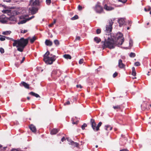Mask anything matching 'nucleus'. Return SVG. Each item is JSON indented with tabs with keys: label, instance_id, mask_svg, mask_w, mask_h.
I'll use <instances>...</instances> for the list:
<instances>
[{
	"label": "nucleus",
	"instance_id": "obj_2",
	"mask_svg": "<svg viewBox=\"0 0 151 151\" xmlns=\"http://www.w3.org/2000/svg\"><path fill=\"white\" fill-rule=\"evenodd\" d=\"M6 38L8 40H10L14 42L13 43V46L14 47L16 46L17 47L18 51L22 52L25 47L27 46L28 43V39H25L23 37L21 38L20 39L14 40L12 38L6 37Z\"/></svg>",
	"mask_w": 151,
	"mask_h": 151
},
{
	"label": "nucleus",
	"instance_id": "obj_4",
	"mask_svg": "<svg viewBox=\"0 0 151 151\" xmlns=\"http://www.w3.org/2000/svg\"><path fill=\"white\" fill-rule=\"evenodd\" d=\"M114 22L112 19H110L109 20L108 24L106 26L105 32L106 35H109L111 34L112 29V26Z\"/></svg>",
	"mask_w": 151,
	"mask_h": 151
},
{
	"label": "nucleus",
	"instance_id": "obj_32",
	"mask_svg": "<svg viewBox=\"0 0 151 151\" xmlns=\"http://www.w3.org/2000/svg\"><path fill=\"white\" fill-rule=\"evenodd\" d=\"M54 43L56 46H58L60 44L59 42L57 40H55L54 41Z\"/></svg>",
	"mask_w": 151,
	"mask_h": 151
},
{
	"label": "nucleus",
	"instance_id": "obj_6",
	"mask_svg": "<svg viewBox=\"0 0 151 151\" xmlns=\"http://www.w3.org/2000/svg\"><path fill=\"white\" fill-rule=\"evenodd\" d=\"M8 20V18L5 17L4 15H2L0 16V22L1 23H6Z\"/></svg>",
	"mask_w": 151,
	"mask_h": 151
},
{
	"label": "nucleus",
	"instance_id": "obj_27",
	"mask_svg": "<svg viewBox=\"0 0 151 151\" xmlns=\"http://www.w3.org/2000/svg\"><path fill=\"white\" fill-rule=\"evenodd\" d=\"M11 33V32L10 31H7L4 32H3L2 34L3 35H9Z\"/></svg>",
	"mask_w": 151,
	"mask_h": 151
},
{
	"label": "nucleus",
	"instance_id": "obj_49",
	"mask_svg": "<svg viewBox=\"0 0 151 151\" xmlns=\"http://www.w3.org/2000/svg\"><path fill=\"white\" fill-rule=\"evenodd\" d=\"M127 0H119V1L123 3H125L127 1Z\"/></svg>",
	"mask_w": 151,
	"mask_h": 151
},
{
	"label": "nucleus",
	"instance_id": "obj_34",
	"mask_svg": "<svg viewBox=\"0 0 151 151\" xmlns=\"http://www.w3.org/2000/svg\"><path fill=\"white\" fill-rule=\"evenodd\" d=\"M129 56L131 57H134L135 56V54L133 52H131L129 54Z\"/></svg>",
	"mask_w": 151,
	"mask_h": 151
},
{
	"label": "nucleus",
	"instance_id": "obj_8",
	"mask_svg": "<svg viewBox=\"0 0 151 151\" xmlns=\"http://www.w3.org/2000/svg\"><path fill=\"white\" fill-rule=\"evenodd\" d=\"M91 123L92 128L94 130L96 131V124L94 120L93 119H91Z\"/></svg>",
	"mask_w": 151,
	"mask_h": 151
},
{
	"label": "nucleus",
	"instance_id": "obj_37",
	"mask_svg": "<svg viewBox=\"0 0 151 151\" xmlns=\"http://www.w3.org/2000/svg\"><path fill=\"white\" fill-rule=\"evenodd\" d=\"M86 126H87V124L85 123H84L81 126V128L83 130H84L85 129V127H86Z\"/></svg>",
	"mask_w": 151,
	"mask_h": 151
},
{
	"label": "nucleus",
	"instance_id": "obj_44",
	"mask_svg": "<svg viewBox=\"0 0 151 151\" xmlns=\"http://www.w3.org/2000/svg\"><path fill=\"white\" fill-rule=\"evenodd\" d=\"M134 65L136 66H139L140 65V64L139 62H136L135 63Z\"/></svg>",
	"mask_w": 151,
	"mask_h": 151
},
{
	"label": "nucleus",
	"instance_id": "obj_3",
	"mask_svg": "<svg viewBox=\"0 0 151 151\" xmlns=\"http://www.w3.org/2000/svg\"><path fill=\"white\" fill-rule=\"evenodd\" d=\"M49 55L52 56V54H50V52L47 51L43 55V60L46 64H51L55 60V56L54 55L52 57H49L48 56Z\"/></svg>",
	"mask_w": 151,
	"mask_h": 151
},
{
	"label": "nucleus",
	"instance_id": "obj_20",
	"mask_svg": "<svg viewBox=\"0 0 151 151\" xmlns=\"http://www.w3.org/2000/svg\"><path fill=\"white\" fill-rule=\"evenodd\" d=\"M58 129H54L51 131V134H55L58 132Z\"/></svg>",
	"mask_w": 151,
	"mask_h": 151
},
{
	"label": "nucleus",
	"instance_id": "obj_25",
	"mask_svg": "<svg viewBox=\"0 0 151 151\" xmlns=\"http://www.w3.org/2000/svg\"><path fill=\"white\" fill-rule=\"evenodd\" d=\"M63 57L66 59H71V56L69 54H65L63 55Z\"/></svg>",
	"mask_w": 151,
	"mask_h": 151
},
{
	"label": "nucleus",
	"instance_id": "obj_42",
	"mask_svg": "<svg viewBox=\"0 0 151 151\" xmlns=\"http://www.w3.org/2000/svg\"><path fill=\"white\" fill-rule=\"evenodd\" d=\"M83 62V59H81L79 61V63L80 64H82Z\"/></svg>",
	"mask_w": 151,
	"mask_h": 151
},
{
	"label": "nucleus",
	"instance_id": "obj_33",
	"mask_svg": "<svg viewBox=\"0 0 151 151\" xmlns=\"http://www.w3.org/2000/svg\"><path fill=\"white\" fill-rule=\"evenodd\" d=\"M78 16L77 15H75L74 17H72L71 18L72 20H74L78 19Z\"/></svg>",
	"mask_w": 151,
	"mask_h": 151
},
{
	"label": "nucleus",
	"instance_id": "obj_38",
	"mask_svg": "<svg viewBox=\"0 0 151 151\" xmlns=\"http://www.w3.org/2000/svg\"><path fill=\"white\" fill-rule=\"evenodd\" d=\"M129 44L130 46H132L133 44V41L131 39H130L129 41Z\"/></svg>",
	"mask_w": 151,
	"mask_h": 151
},
{
	"label": "nucleus",
	"instance_id": "obj_5",
	"mask_svg": "<svg viewBox=\"0 0 151 151\" xmlns=\"http://www.w3.org/2000/svg\"><path fill=\"white\" fill-rule=\"evenodd\" d=\"M94 9L97 13H101L103 10L102 7L99 4L96 5L95 7L94 8Z\"/></svg>",
	"mask_w": 151,
	"mask_h": 151
},
{
	"label": "nucleus",
	"instance_id": "obj_36",
	"mask_svg": "<svg viewBox=\"0 0 151 151\" xmlns=\"http://www.w3.org/2000/svg\"><path fill=\"white\" fill-rule=\"evenodd\" d=\"M2 37L0 38V40L1 41H4L5 40L6 36H2Z\"/></svg>",
	"mask_w": 151,
	"mask_h": 151
},
{
	"label": "nucleus",
	"instance_id": "obj_10",
	"mask_svg": "<svg viewBox=\"0 0 151 151\" xmlns=\"http://www.w3.org/2000/svg\"><path fill=\"white\" fill-rule=\"evenodd\" d=\"M2 12L3 13L6 14L10 16H11L12 15V11L10 10H4L2 11Z\"/></svg>",
	"mask_w": 151,
	"mask_h": 151
},
{
	"label": "nucleus",
	"instance_id": "obj_26",
	"mask_svg": "<svg viewBox=\"0 0 151 151\" xmlns=\"http://www.w3.org/2000/svg\"><path fill=\"white\" fill-rule=\"evenodd\" d=\"M29 38V39H28V40H29L30 42L31 43H33L34 41L36 40V38L35 36H34L32 37V38H30L29 37H28L27 39Z\"/></svg>",
	"mask_w": 151,
	"mask_h": 151
},
{
	"label": "nucleus",
	"instance_id": "obj_15",
	"mask_svg": "<svg viewBox=\"0 0 151 151\" xmlns=\"http://www.w3.org/2000/svg\"><path fill=\"white\" fill-rule=\"evenodd\" d=\"M118 22L119 24V26L121 27L125 22V21L124 19L121 18L119 20Z\"/></svg>",
	"mask_w": 151,
	"mask_h": 151
},
{
	"label": "nucleus",
	"instance_id": "obj_1",
	"mask_svg": "<svg viewBox=\"0 0 151 151\" xmlns=\"http://www.w3.org/2000/svg\"><path fill=\"white\" fill-rule=\"evenodd\" d=\"M122 33L119 32L116 35V41L109 37H108L107 40L105 39L104 41L101 42L103 49L106 47L110 49H114L116 45L119 46L122 45L124 41V39Z\"/></svg>",
	"mask_w": 151,
	"mask_h": 151
},
{
	"label": "nucleus",
	"instance_id": "obj_24",
	"mask_svg": "<svg viewBox=\"0 0 151 151\" xmlns=\"http://www.w3.org/2000/svg\"><path fill=\"white\" fill-rule=\"evenodd\" d=\"M8 18V20L12 21H15L16 20V19L14 17L13 15H12L10 17Z\"/></svg>",
	"mask_w": 151,
	"mask_h": 151
},
{
	"label": "nucleus",
	"instance_id": "obj_40",
	"mask_svg": "<svg viewBox=\"0 0 151 151\" xmlns=\"http://www.w3.org/2000/svg\"><path fill=\"white\" fill-rule=\"evenodd\" d=\"M0 52L2 54L4 52V49L2 47H0Z\"/></svg>",
	"mask_w": 151,
	"mask_h": 151
},
{
	"label": "nucleus",
	"instance_id": "obj_41",
	"mask_svg": "<svg viewBox=\"0 0 151 151\" xmlns=\"http://www.w3.org/2000/svg\"><path fill=\"white\" fill-rule=\"evenodd\" d=\"M101 32V30L100 29H98L96 30V33L97 34H99Z\"/></svg>",
	"mask_w": 151,
	"mask_h": 151
},
{
	"label": "nucleus",
	"instance_id": "obj_60",
	"mask_svg": "<svg viewBox=\"0 0 151 151\" xmlns=\"http://www.w3.org/2000/svg\"><path fill=\"white\" fill-rule=\"evenodd\" d=\"M27 30H24L23 31V32H22V31L21 32L23 33H26V32H27Z\"/></svg>",
	"mask_w": 151,
	"mask_h": 151
},
{
	"label": "nucleus",
	"instance_id": "obj_31",
	"mask_svg": "<svg viewBox=\"0 0 151 151\" xmlns=\"http://www.w3.org/2000/svg\"><path fill=\"white\" fill-rule=\"evenodd\" d=\"M28 20H27V19H25V20H22L20 22H19L18 23V24H23L25 23H26L27 21Z\"/></svg>",
	"mask_w": 151,
	"mask_h": 151
},
{
	"label": "nucleus",
	"instance_id": "obj_59",
	"mask_svg": "<svg viewBox=\"0 0 151 151\" xmlns=\"http://www.w3.org/2000/svg\"><path fill=\"white\" fill-rule=\"evenodd\" d=\"M53 24H54L52 23L50 24L49 25V27H52L53 26Z\"/></svg>",
	"mask_w": 151,
	"mask_h": 151
},
{
	"label": "nucleus",
	"instance_id": "obj_54",
	"mask_svg": "<svg viewBox=\"0 0 151 151\" xmlns=\"http://www.w3.org/2000/svg\"><path fill=\"white\" fill-rule=\"evenodd\" d=\"M70 104V102L69 101H67L64 104V105H69Z\"/></svg>",
	"mask_w": 151,
	"mask_h": 151
},
{
	"label": "nucleus",
	"instance_id": "obj_55",
	"mask_svg": "<svg viewBox=\"0 0 151 151\" xmlns=\"http://www.w3.org/2000/svg\"><path fill=\"white\" fill-rule=\"evenodd\" d=\"M65 140V137H63L61 139V141L63 142Z\"/></svg>",
	"mask_w": 151,
	"mask_h": 151
},
{
	"label": "nucleus",
	"instance_id": "obj_16",
	"mask_svg": "<svg viewBox=\"0 0 151 151\" xmlns=\"http://www.w3.org/2000/svg\"><path fill=\"white\" fill-rule=\"evenodd\" d=\"M45 44L46 45L50 46L52 45V42L49 40H46L45 42Z\"/></svg>",
	"mask_w": 151,
	"mask_h": 151
},
{
	"label": "nucleus",
	"instance_id": "obj_63",
	"mask_svg": "<svg viewBox=\"0 0 151 151\" xmlns=\"http://www.w3.org/2000/svg\"><path fill=\"white\" fill-rule=\"evenodd\" d=\"M5 6L4 5H2L1 4H0V6L1 7V6H2V7H4Z\"/></svg>",
	"mask_w": 151,
	"mask_h": 151
},
{
	"label": "nucleus",
	"instance_id": "obj_43",
	"mask_svg": "<svg viewBox=\"0 0 151 151\" xmlns=\"http://www.w3.org/2000/svg\"><path fill=\"white\" fill-rule=\"evenodd\" d=\"M110 127V126L109 125H106L105 126V129L106 130H108V128Z\"/></svg>",
	"mask_w": 151,
	"mask_h": 151
},
{
	"label": "nucleus",
	"instance_id": "obj_12",
	"mask_svg": "<svg viewBox=\"0 0 151 151\" xmlns=\"http://www.w3.org/2000/svg\"><path fill=\"white\" fill-rule=\"evenodd\" d=\"M2 12L3 13L6 14L10 16H11L12 15V11L10 10H4L2 11Z\"/></svg>",
	"mask_w": 151,
	"mask_h": 151
},
{
	"label": "nucleus",
	"instance_id": "obj_28",
	"mask_svg": "<svg viewBox=\"0 0 151 151\" xmlns=\"http://www.w3.org/2000/svg\"><path fill=\"white\" fill-rule=\"evenodd\" d=\"M102 124V123L101 122H100L99 123L97 126L96 127V131H97L99 130V128L101 126Z\"/></svg>",
	"mask_w": 151,
	"mask_h": 151
},
{
	"label": "nucleus",
	"instance_id": "obj_56",
	"mask_svg": "<svg viewBox=\"0 0 151 151\" xmlns=\"http://www.w3.org/2000/svg\"><path fill=\"white\" fill-rule=\"evenodd\" d=\"M67 139L68 142H70L69 144H70V143L72 140H71L69 138H67Z\"/></svg>",
	"mask_w": 151,
	"mask_h": 151
},
{
	"label": "nucleus",
	"instance_id": "obj_30",
	"mask_svg": "<svg viewBox=\"0 0 151 151\" xmlns=\"http://www.w3.org/2000/svg\"><path fill=\"white\" fill-rule=\"evenodd\" d=\"M94 40L97 43H99L100 42L101 40L100 38H98L97 37H95L94 38Z\"/></svg>",
	"mask_w": 151,
	"mask_h": 151
},
{
	"label": "nucleus",
	"instance_id": "obj_11",
	"mask_svg": "<svg viewBox=\"0 0 151 151\" xmlns=\"http://www.w3.org/2000/svg\"><path fill=\"white\" fill-rule=\"evenodd\" d=\"M2 12L3 13L6 14L10 16H11L12 15V11L10 10H4L2 11Z\"/></svg>",
	"mask_w": 151,
	"mask_h": 151
},
{
	"label": "nucleus",
	"instance_id": "obj_14",
	"mask_svg": "<svg viewBox=\"0 0 151 151\" xmlns=\"http://www.w3.org/2000/svg\"><path fill=\"white\" fill-rule=\"evenodd\" d=\"M2 12L3 13L6 14L10 16H11L12 15V11L10 10H4L2 11Z\"/></svg>",
	"mask_w": 151,
	"mask_h": 151
},
{
	"label": "nucleus",
	"instance_id": "obj_47",
	"mask_svg": "<svg viewBox=\"0 0 151 151\" xmlns=\"http://www.w3.org/2000/svg\"><path fill=\"white\" fill-rule=\"evenodd\" d=\"M80 37L79 36H77L75 40V41L77 40H80Z\"/></svg>",
	"mask_w": 151,
	"mask_h": 151
},
{
	"label": "nucleus",
	"instance_id": "obj_48",
	"mask_svg": "<svg viewBox=\"0 0 151 151\" xmlns=\"http://www.w3.org/2000/svg\"><path fill=\"white\" fill-rule=\"evenodd\" d=\"M151 8L150 7H149L148 9H147L146 8H145L144 9V10L145 11L147 12V11H149L150 10Z\"/></svg>",
	"mask_w": 151,
	"mask_h": 151
},
{
	"label": "nucleus",
	"instance_id": "obj_61",
	"mask_svg": "<svg viewBox=\"0 0 151 151\" xmlns=\"http://www.w3.org/2000/svg\"><path fill=\"white\" fill-rule=\"evenodd\" d=\"M120 151H128V150L127 149H123V150H120Z\"/></svg>",
	"mask_w": 151,
	"mask_h": 151
},
{
	"label": "nucleus",
	"instance_id": "obj_57",
	"mask_svg": "<svg viewBox=\"0 0 151 151\" xmlns=\"http://www.w3.org/2000/svg\"><path fill=\"white\" fill-rule=\"evenodd\" d=\"M25 59V58L24 57L23 58L21 62V63H22L24 60Z\"/></svg>",
	"mask_w": 151,
	"mask_h": 151
},
{
	"label": "nucleus",
	"instance_id": "obj_46",
	"mask_svg": "<svg viewBox=\"0 0 151 151\" xmlns=\"http://www.w3.org/2000/svg\"><path fill=\"white\" fill-rule=\"evenodd\" d=\"M11 151H20V150L18 149H13L11 150Z\"/></svg>",
	"mask_w": 151,
	"mask_h": 151
},
{
	"label": "nucleus",
	"instance_id": "obj_19",
	"mask_svg": "<svg viewBox=\"0 0 151 151\" xmlns=\"http://www.w3.org/2000/svg\"><path fill=\"white\" fill-rule=\"evenodd\" d=\"M29 94H30L32 95V96H34L36 98H38V97H40V96L37 94L36 93H34L33 92H30Z\"/></svg>",
	"mask_w": 151,
	"mask_h": 151
},
{
	"label": "nucleus",
	"instance_id": "obj_58",
	"mask_svg": "<svg viewBox=\"0 0 151 151\" xmlns=\"http://www.w3.org/2000/svg\"><path fill=\"white\" fill-rule=\"evenodd\" d=\"M78 121H77L76 122H74L73 121L72 122V124H77L78 123Z\"/></svg>",
	"mask_w": 151,
	"mask_h": 151
},
{
	"label": "nucleus",
	"instance_id": "obj_52",
	"mask_svg": "<svg viewBox=\"0 0 151 151\" xmlns=\"http://www.w3.org/2000/svg\"><path fill=\"white\" fill-rule=\"evenodd\" d=\"M34 17H35V16H32L31 17H30L29 18H27V20L29 21V20L32 19L33 18H34Z\"/></svg>",
	"mask_w": 151,
	"mask_h": 151
},
{
	"label": "nucleus",
	"instance_id": "obj_9",
	"mask_svg": "<svg viewBox=\"0 0 151 151\" xmlns=\"http://www.w3.org/2000/svg\"><path fill=\"white\" fill-rule=\"evenodd\" d=\"M118 66L119 68H124L125 67V65L122 63V61L121 59L119 60Z\"/></svg>",
	"mask_w": 151,
	"mask_h": 151
},
{
	"label": "nucleus",
	"instance_id": "obj_23",
	"mask_svg": "<svg viewBox=\"0 0 151 151\" xmlns=\"http://www.w3.org/2000/svg\"><path fill=\"white\" fill-rule=\"evenodd\" d=\"M104 8L105 9L108 11L111 10L113 9V8L111 7L108 6L106 5H105L104 6Z\"/></svg>",
	"mask_w": 151,
	"mask_h": 151
},
{
	"label": "nucleus",
	"instance_id": "obj_21",
	"mask_svg": "<svg viewBox=\"0 0 151 151\" xmlns=\"http://www.w3.org/2000/svg\"><path fill=\"white\" fill-rule=\"evenodd\" d=\"M70 144L74 147H78V146L79 144L76 142H74L73 141H71Z\"/></svg>",
	"mask_w": 151,
	"mask_h": 151
},
{
	"label": "nucleus",
	"instance_id": "obj_29",
	"mask_svg": "<svg viewBox=\"0 0 151 151\" xmlns=\"http://www.w3.org/2000/svg\"><path fill=\"white\" fill-rule=\"evenodd\" d=\"M132 75L134 76H136L135 69L134 67H133L132 68Z\"/></svg>",
	"mask_w": 151,
	"mask_h": 151
},
{
	"label": "nucleus",
	"instance_id": "obj_39",
	"mask_svg": "<svg viewBox=\"0 0 151 151\" xmlns=\"http://www.w3.org/2000/svg\"><path fill=\"white\" fill-rule=\"evenodd\" d=\"M46 2L47 4L49 5L50 4L51 1V0H46Z\"/></svg>",
	"mask_w": 151,
	"mask_h": 151
},
{
	"label": "nucleus",
	"instance_id": "obj_18",
	"mask_svg": "<svg viewBox=\"0 0 151 151\" xmlns=\"http://www.w3.org/2000/svg\"><path fill=\"white\" fill-rule=\"evenodd\" d=\"M29 128L30 130L33 132H35L36 131L35 127L33 125H31L29 126Z\"/></svg>",
	"mask_w": 151,
	"mask_h": 151
},
{
	"label": "nucleus",
	"instance_id": "obj_17",
	"mask_svg": "<svg viewBox=\"0 0 151 151\" xmlns=\"http://www.w3.org/2000/svg\"><path fill=\"white\" fill-rule=\"evenodd\" d=\"M21 84H22L25 88L27 89L29 88V85L25 82L24 81H22L21 82Z\"/></svg>",
	"mask_w": 151,
	"mask_h": 151
},
{
	"label": "nucleus",
	"instance_id": "obj_7",
	"mask_svg": "<svg viewBox=\"0 0 151 151\" xmlns=\"http://www.w3.org/2000/svg\"><path fill=\"white\" fill-rule=\"evenodd\" d=\"M29 10L32 14H34L37 13L38 10V9L37 8L32 7L31 8H29Z\"/></svg>",
	"mask_w": 151,
	"mask_h": 151
},
{
	"label": "nucleus",
	"instance_id": "obj_51",
	"mask_svg": "<svg viewBox=\"0 0 151 151\" xmlns=\"http://www.w3.org/2000/svg\"><path fill=\"white\" fill-rule=\"evenodd\" d=\"M4 2H6L8 3H10L11 2V0H3Z\"/></svg>",
	"mask_w": 151,
	"mask_h": 151
},
{
	"label": "nucleus",
	"instance_id": "obj_64",
	"mask_svg": "<svg viewBox=\"0 0 151 151\" xmlns=\"http://www.w3.org/2000/svg\"><path fill=\"white\" fill-rule=\"evenodd\" d=\"M109 127L110 128V130H111L112 129V127H111L110 126V127Z\"/></svg>",
	"mask_w": 151,
	"mask_h": 151
},
{
	"label": "nucleus",
	"instance_id": "obj_50",
	"mask_svg": "<svg viewBox=\"0 0 151 151\" xmlns=\"http://www.w3.org/2000/svg\"><path fill=\"white\" fill-rule=\"evenodd\" d=\"M78 9L79 10H81L82 9V7L80 5H78Z\"/></svg>",
	"mask_w": 151,
	"mask_h": 151
},
{
	"label": "nucleus",
	"instance_id": "obj_35",
	"mask_svg": "<svg viewBox=\"0 0 151 151\" xmlns=\"http://www.w3.org/2000/svg\"><path fill=\"white\" fill-rule=\"evenodd\" d=\"M113 108L115 109H120V105H117L116 106H113Z\"/></svg>",
	"mask_w": 151,
	"mask_h": 151
},
{
	"label": "nucleus",
	"instance_id": "obj_22",
	"mask_svg": "<svg viewBox=\"0 0 151 151\" xmlns=\"http://www.w3.org/2000/svg\"><path fill=\"white\" fill-rule=\"evenodd\" d=\"M40 2L39 0H35L34 2L32 3V5L33 6L39 5Z\"/></svg>",
	"mask_w": 151,
	"mask_h": 151
},
{
	"label": "nucleus",
	"instance_id": "obj_53",
	"mask_svg": "<svg viewBox=\"0 0 151 151\" xmlns=\"http://www.w3.org/2000/svg\"><path fill=\"white\" fill-rule=\"evenodd\" d=\"M76 87L78 88H82V86L81 85H76Z\"/></svg>",
	"mask_w": 151,
	"mask_h": 151
},
{
	"label": "nucleus",
	"instance_id": "obj_45",
	"mask_svg": "<svg viewBox=\"0 0 151 151\" xmlns=\"http://www.w3.org/2000/svg\"><path fill=\"white\" fill-rule=\"evenodd\" d=\"M118 75V73L117 72H115L113 75V76L114 78H115Z\"/></svg>",
	"mask_w": 151,
	"mask_h": 151
},
{
	"label": "nucleus",
	"instance_id": "obj_62",
	"mask_svg": "<svg viewBox=\"0 0 151 151\" xmlns=\"http://www.w3.org/2000/svg\"><path fill=\"white\" fill-rule=\"evenodd\" d=\"M56 22V20L55 19H53V22L52 23L54 24H55Z\"/></svg>",
	"mask_w": 151,
	"mask_h": 151
},
{
	"label": "nucleus",
	"instance_id": "obj_13",
	"mask_svg": "<svg viewBox=\"0 0 151 151\" xmlns=\"http://www.w3.org/2000/svg\"><path fill=\"white\" fill-rule=\"evenodd\" d=\"M2 12L3 13L6 14L10 16H11L12 15V11L10 10H4L2 11Z\"/></svg>",
	"mask_w": 151,
	"mask_h": 151
}]
</instances>
